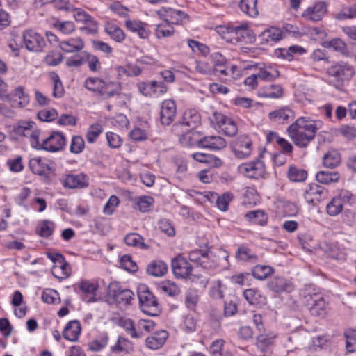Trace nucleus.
Listing matches in <instances>:
<instances>
[{"label": "nucleus", "instance_id": "11", "mask_svg": "<svg viewBox=\"0 0 356 356\" xmlns=\"http://www.w3.org/2000/svg\"><path fill=\"white\" fill-rule=\"evenodd\" d=\"M23 41L25 47L30 51L42 52L46 46L44 38L33 30L24 31Z\"/></svg>", "mask_w": 356, "mask_h": 356}, {"label": "nucleus", "instance_id": "20", "mask_svg": "<svg viewBox=\"0 0 356 356\" xmlns=\"http://www.w3.org/2000/svg\"><path fill=\"white\" fill-rule=\"evenodd\" d=\"M327 11V4L324 1H319L312 7L307 8L302 14L305 19L312 22L321 20Z\"/></svg>", "mask_w": 356, "mask_h": 356}, {"label": "nucleus", "instance_id": "44", "mask_svg": "<svg viewBox=\"0 0 356 356\" xmlns=\"http://www.w3.org/2000/svg\"><path fill=\"white\" fill-rule=\"evenodd\" d=\"M245 217L251 222L265 225L268 221L267 214L263 210H255L247 212Z\"/></svg>", "mask_w": 356, "mask_h": 356}, {"label": "nucleus", "instance_id": "57", "mask_svg": "<svg viewBox=\"0 0 356 356\" xmlns=\"http://www.w3.org/2000/svg\"><path fill=\"white\" fill-rule=\"evenodd\" d=\"M343 208V204L340 202L339 198L334 197L327 204L326 211L329 216H335L339 214Z\"/></svg>", "mask_w": 356, "mask_h": 356}, {"label": "nucleus", "instance_id": "17", "mask_svg": "<svg viewBox=\"0 0 356 356\" xmlns=\"http://www.w3.org/2000/svg\"><path fill=\"white\" fill-rule=\"evenodd\" d=\"M177 113V106L172 99L162 102L160 108V121L163 125L170 124L175 120Z\"/></svg>", "mask_w": 356, "mask_h": 356}, {"label": "nucleus", "instance_id": "51", "mask_svg": "<svg viewBox=\"0 0 356 356\" xmlns=\"http://www.w3.org/2000/svg\"><path fill=\"white\" fill-rule=\"evenodd\" d=\"M340 155L336 150H330L323 156V165L328 168H334L340 163Z\"/></svg>", "mask_w": 356, "mask_h": 356}, {"label": "nucleus", "instance_id": "64", "mask_svg": "<svg viewBox=\"0 0 356 356\" xmlns=\"http://www.w3.org/2000/svg\"><path fill=\"white\" fill-rule=\"evenodd\" d=\"M108 337L107 334H104L99 338L96 339L88 343L89 349L92 351H100L108 344Z\"/></svg>", "mask_w": 356, "mask_h": 356}, {"label": "nucleus", "instance_id": "60", "mask_svg": "<svg viewBox=\"0 0 356 356\" xmlns=\"http://www.w3.org/2000/svg\"><path fill=\"white\" fill-rule=\"evenodd\" d=\"M85 148V141L81 136H73L71 140L70 151L72 154H80Z\"/></svg>", "mask_w": 356, "mask_h": 356}, {"label": "nucleus", "instance_id": "3", "mask_svg": "<svg viewBox=\"0 0 356 356\" xmlns=\"http://www.w3.org/2000/svg\"><path fill=\"white\" fill-rule=\"evenodd\" d=\"M300 294L309 306L312 315L321 318L326 316L329 309L328 302L312 285L305 286Z\"/></svg>", "mask_w": 356, "mask_h": 356}, {"label": "nucleus", "instance_id": "32", "mask_svg": "<svg viewBox=\"0 0 356 356\" xmlns=\"http://www.w3.org/2000/svg\"><path fill=\"white\" fill-rule=\"evenodd\" d=\"M282 38V31L275 27L266 29L259 35V39L261 44L274 43Z\"/></svg>", "mask_w": 356, "mask_h": 356}, {"label": "nucleus", "instance_id": "61", "mask_svg": "<svg viewBox=\"0 0 356 356\" xmlns=\"http://www.w3.org/2000/svg\"><path fill=\"white\" fill-rule=\"evenodd\" d=\"M103 131L102 126L99 123L91 124L86 133V140L89 143L95 142Z\"/></svg>", "mask_w": 356, "mask_h": 356}, {"label": "nucleus", "instance_id": "22", "mask_svg": "<svg viewBox=\"0 0 356 356\" xmlns=\"http://www.w3.org/2000/svg\"><path fill=\"white\" fill-rule=\"evenodd\" d=\"M168 338V332L161 330L147 337L145 339V345L149 349L158 350L164 345Z\"/></svg>", "mask_w": 356, "mask_h": 356}, {"label": "nucleus", "instance_id": "18", "mask_svg": "<svg viewBox=\"0 0 356 356\" xmlns=\"http://www.w3.org/2000/svg\"><path fill=\"white\" fill-rule=\"evenodd\" d=\"M6 102H10L13 106L24 108L29 103V96L22 86H17L10 93L7 94Z\"/></svg>", "mask_w": 356, "mask_h": 356}, {"label": "nucleus", "instance_id": "7", "mask_svg": "<svg viewBox=\"0 0 356 356\" xmlns=\"http://www.w3.org/2000/svg\"><path fill=\"white\" fill-rule=\"evenodd\" d=\"M210 120L214 128L227 136H234L238 132V127L235 121L222 113L213 112Z\"/></svg>", "mask_w": 356, "mask_h": 356}, {"label": "nucleus", "instance_id": "55", "mask_svg": "<svg viewBox=\"0 0 356 356\" xmlns=\"http://www.w3.org/2000/svg\"><path fill=\"white\" fill-rule=\"evenodd\" d=\"M346 348L350 353L356 351V330L347 329L344 332Z\"/></svg>", "mask_w": 356, "mask_h": 356}, {"label": "nucleus", "instance_id": "30", "mask_svg": "<svg viewBox=\"0 0 356 356\" xmlns=\"http://www.w3.org/2000/svg\"><path fill=\"white\" fill-rule=\"evenodd\" d=\"M201 123V117L199 113L195 109H188L183 115L181 124L194 130Z\"/></svg>", "mask_w": 356, "mask_h": 356}, {"label": "nucleus", "instance_id": "13", "mask_svg": "<svg viewBox=\"0 0 356 356\" xmlns=\"http://www.w3.org/2000/svg\"><path fill=\"white\" fill-rule=\"evenodd\" d=\"M79 288L82 293V300L87 302H95L98 300L97 290L99 284L95 280H81L79 284Z\"/></svg>", "mask_w": 356, "mask_h": 356}, {"label": "nucleus", "instance_id": "21", "mask_svg": "<svg viewBox=\"0 0 356 356\" xmlns=\"http://www.w3.org/2000/svg\"><path fill=\"white\" fill-rule=\"evenodd\" d=\"M124 25L129 31L137 34L141 39H147L151 34L149 25L142 21L127 19Z\"/></svg>", "mask_w": 356, "mask_h": 356}, {"label": "nucleus", "instance_id": "31", "mask_svg": "<svg viewBox=\"0 0 356 356\" xmlns=\"http://www.w3.org/2000/svg\"><path fill=\"white\" fill-rule=\"evenodd\" d=\"M81 327L80 323L76 321H70L65 326L63 332V337L70 341H76L81 333Z\"/></svg>", "mask_w": 356, "mask_h": 356}, {"label": "nucleus", "instance_id": "8", "mask_svg": "<svg viewBox=\"0 0 356 356\" xmlns=\"http://www.w3.org/2000/svg\"><path fill=\"white\" fill-rule=\"evenodd\" d=\"M231 149L236 158L245 159L250 156L253 146L251 138L245 134L237 137L231 144Z\"/></svg>", "mask_w": 356, "mask_h": 356}, {"label": "nucleus", "instance_id": "62", "mask_svg": "<svg viewBox=\"0 0 356 356\" xmlns=\"http://www.w3.org/2000/svg\"><path fill=\"white\" fill-rule=\"evenodd\" d=\"M234 199V195L231 192L224 193L216 200V206L222 211L228 210L229 202Z\"/></svg>", "mask_w": 356, "mask_h": 356}, {"label": "nucleus", "instance_id": "53", "mask_svg": "<svg viewBox=\"0 0 356 356\" xmlns=\"http://www.w3.org/2000/svg\"><path fill=\"white\" fill-rule=\"evenodd\" d=\"M275 337L267 334H260L256 339L257 347L262 352L266 351L273 343Z\"/></svg>", "mask_w": 356, "mask_h": 356}, {"label": "nucleus", "instance_id": "1", "mask_svg": "<svg viewBox=\"0 0 356 356\" xmlns=\"http://www.w3.org/2000/svg\"><path fill=\"white\" fill-rule=\"evenodd\" d=\"M323 127L321 120L301 116L291 124L286 130L289 138L299 148H307Z\"/></svg>", "mask_w": 356, "mask_h": 356}, {"label": "nucleus", "instance_id": "35", "mask_svg": "<svg viewBox=\"0 0 356 356\" xmlns=\"http://www.w3.org/2000/svg\"><path fill=\"white\" fill-rule=\"evenodd\" d=\"M259 80L264 81H273L280 76L276 67L271 65H264L259 67L256 73Z\"/></svg>", "mask_w": 356, "mask_h": 356}, {"label": "nucleus", "instance_id": "39", "mask_svg": "<svg viewBox=\"0 0 356 356\" xmlns=\"http://www.w3.org/2000/svg\"><path fill=\"white\" fill-rule=\"evenodd\" d=\"M115 70L119 79H122L124 76H137L142 72V70L139 67L131 65L127 66H115Z\"/></svg>", "mask_w": 356, "mask_h": 356}, {"label": "nucleus", "instance_id": "15", "mask_svg": "<svg viewBox=\"0 0 356 356\" xmlns=\"http://www.w3.org/2000/svg\"><path fill=\"white\" fill-rule=\"evenodd\" d=\"M66 144V139L61 132L54 131L43 139L44 150L56 152L62 150Z\"/></svg>", "mask_w": 356, "mask_h": 356}, {"label": "nucleus", "instance_id": "4", "mask_svg": "<svg viewBox=\"0 0 356 356\" xmlns=\"http://www.w3.org/2000/svg\"><path fill=\"white\" fill-rule=\"evenodd\" d=\"M328 75L332 78L333 86L339 90L348 83L355 74L354 67L347 62L340 61L332 64L327 68Z\"/></svg>", "mask_w": 356, "mask_h": 356}, {"label": "nucleus", "instance_id": "43", "mask_svg": "<svg viewBox=\"0 0 356 356\" xmlns=\"http://www.w3.org/2000/svg\"><path fill=\"white\" fill-rule=\"evenodd\" d=\"M283 95V90L280 85L270 84L263 88L259 95L263 97L277 99Z\"/></svg>", "mask_w": 356, "mask_h": 356}, {"label": "nucleus", "instance_id": "16", "mask_svg": "<svg viewBox=\"0 0 356 356\" xmlns=\"http://www.w3.org/2000/svg\"><path fill=\"white\" fill-rule=\"evenodd\" d=\"M156 14L161 19L166 21L172 26L181 24L187 16L183 11L171 8H162L156 11Z\"/></svg>", "mask_w": 356, "mask_h": 356}, {"label": "nucleus", "instance_id": "49", "mask_svg": "<svg viewBox=\"0 0 356 356\" xmlns=\"http://www.w3.org/2000/svg\"><path fill=\"white\" fill-rule=\"evenodd\" d=\"M199 301L197 290L189 289L185 293V305L190 310H195Z\"/></svg>", "mask_w": 356, "mask_h": 356}, {"label": "nucleus", "instance_id": "50", "mask_svg": "<svg viewBox=\"0 0 356 356\" xmlns=\"http://www.w3.org/2000/svg\"><path fill=\"white\" fill-rule=\"evenodd\" d=\"M132 350L133 344L131 341L123 337H119L115 344L111 347V350L114 353H129Z\"/></svg>", "mask_w": 356, "mask_h": 356}, {"label": "nucleus", "instance_id": "19", "mask_svg": "<svg viewBox=\"0 0 356 356\" xmlns=\"http://www.w3.org/2000/svg\"><path fill=\"white\" fill-rule=\"evenodd\" d=\"M29 165L33 173L45 178L49 177L53 172V169L48 163V161L40 157L31 159L29 161Z\"/></svg>", "mask_w": 356, "mask_h": 356}, {"label": "nucleus", "instance_id": "59", "mask_svg": "<svg viewBox=\"0 0 356 356\" xmlns=\"http://www.w3.org/2000/svg\"><path fill=\"white\" fill-rule=\"evenodd\" d=\"M225 289L226 286L220 280H216L213 282L210 289V296L214 299H222Z\"/></svg>", "mask_w": 356, "mask_h": 356}, {"label": "nucleus", "instance_id": "2", "mask_svg": "<svg viewBox=\"0 0 356 356\" xmlns=\"http://www.w3.org/2000/svg\"><path fill=\"white\" fill-rule=\"evenodd\" d=\"M84 86L87 90L91 91L103 99H108L112 97H120L121 84L119 82L104 81L98 77H88L84 81Z\"/></svg>", "mask_w": 356, "mask_h": 356}, {"label": "nucleus", "instance_id": "41", "mask_svg": "<svg viewBox=\"0 0 356 356\" xmlns=\"http://www.w3.org/2000/svg\"><path fill=\"white\" fill-rule=\"evenodd\" d=\"M52 275L59 280L67 278L71 273V267L65 260L58 265H54L51 269Z\"/></svg>", "mask_w": 356, "mask_h": 356}, {"label": "nucleus", "instance_id": "47", "mask_svg": "<svg viewBox=\"0 0 356 356\" xmlns=\"http://www.w3.org/2000/svg\"><path fill=\"white\" fill-rule=\"evenodd\" d=\"M287 177L291 181L302 182L307 179V172L295 165H291L287 172Z\"/></svg>", "mask_w": 356, "mask_h": 356}, {"label": "nucleus", "instance_id": "26", "mask_svg": "<svg viewBox=\"0 0 356 356\" xmlns=\"http://www.w3.org/2000/svg\"><path fill=\"white\" fill-rule=\"evenodd\" d=\"M202 134L200 131L191 130L179 137V142L184 147H201Z\"/></svg>", "mask_w": 356, "mask_h": 356}, {"label": "nucleus", "instance_id": "14", "mask_svg": "<svg viewBox=\"0 0 356 356\" xmlns=\"http://www.w3.org/2000/svg\"><path fill=\"white\" fill-rule=\"evenodd\" d=\"M327 191L317 184H310L305 190L303 196L305 201L310 204L316 205L325 199Z\"/></svg>", "mask_w": 356, "mask_h": 356}, {"label": "nucleus", "instance_id": "36", "mask_svg": "<svg viewBox=\"0 0 356 356\" xmlns=\"http://www.w3.org/2000/svg\"><path fill=\"white\" fill-rule=\"evenodd\" d=\"M240 10L247 16L254 18L258 16L257 0H241Z\"/></svg>", "mask_w": 356, "mask_h": 356}, {"label": "nucleus", "instance_id": "23", "mask_svg": "<svg viewBox=\"0 0 356 356\" xmlns=\"http://www.w3.org/2000/svg\"><path fill=\"white\" fill-rule=\"evenodd\" d=\"M58 47L65 53H76L84 48L85 43L80 37L70 38L59 42Z\"/></svg>", "mask_w": 356, "mask_h": 356}, {"label": "nucleus", "instance_id": "48", "mask_svg": "<svg viewBox=\"0 0 356 356\" xmlns=\"http://www.w3.org/2000/svg\"><path fill=\"white\" fill-rule=\"evenodd\" d=\"M316 179L321 184H330L339 180V174L337 172L320 171L316 174Z\"/></svg>", "mask_w": 356, "mask_h": 356}, {"label": "nucleus", "instance_id": "29", "mask_svg": "<svg viewBox=\"0 0 356 356\" xmlns=\"http://www.w3.org/2000/svg\"><path fill=\"white\" fill-rule=\"evenodd\" d=\"M104 31L113 40L118 43L122 42L126 38L124 31L118 24L112 22L105 23Z\"/></svg>", "mask_w": 356, "mask_h": 356}, {"label": "nucleus", "instance_id": "33", "mask_svg": "<svg viewBox=\"0 0 356 356\" xmlns=\"http://www.w3.org/2000/svg\"><path fill=\"white\" fill-rule=\"evenodd\" d=\"M87 177L81 173L67 175L64 180L63 186L69 188H83L87 186Z\"/></svg>", "mask_w": 356, "mask_h": 356}, {"label": "nucleus", "instance_id": "12", "mask_svg": "<svg viewBox=\"0 0 356 356\" xmlns=\"http://www.w3.org/2000/svg\"><path fill=\"white\" fill-rule=\"evenodd\" d=\"M172 272L177 278H190L192 275L193 266L184 257L179 255L171 262Z\"/></svg>", "mask_w": 356, "mask_h": 356}, {"label": "nucleus", "instance_id": "52", "mask_svg": "<svg viewBox=\"0 0 356 356\" xmlns=\"http://www.w3.org/2000/svg\"><path fill=\"white\" fill-rule=\"evenodd\" d=\"M55 229L54 223L49 220L42 221L37 227V234L43 238H48L52 235Z\"/></svg>", "mask_w": 356, "mask_h": 356}, {"label": "nucleus", "instance_id": "37", "mask_svg": "<svg viewBox=\"0 0 356 356\" xmlns=\"http://www.w3.org/2000/svg\"><path fill=\"white\" fill-rule=\"evenodd\" d=\"M174 33V26L166 21H163L161 23L158 24L154 30V35L159 40L172 37Z\"/></svg>", "mask_w": 356, "mask_h": 356}, {"label": "nucleus", "instance_id": "56", "mask_svg": "<svg viewBox=\"0 0 356 356\" xmlns=\"http://www.w3.org/2000/svg\"><path fill=\"white\" fill-rule=\"evenodd\" d=\"M154 202V199L150 196H140L136 199V209L141 212H147Z\"/></svg>", "mask_w": 356, "mask_h": 356}, {"label": "nucleus", "instance_id": "58", "mask_svg": "<svg viewBox=\"0 0 356 356\" xmlns=\"http://www.w3.org/2000/svg\"><path fill=\"white\" fill-rule=\"evenodd\" d=\"M63 60L62 54L59 51H50L44 57V62L49 66H57Z\"/></svg>", "mask_w": 356, "mask_h": 356}, {"label": "nucleus", "instance_id": "45", "mask_svg": "<svg viewBox=\"0 0 356 356\" xmlns=\"http://www.w3.org/2000/svg\"><path fill=\"white\" fill-rule=\"evenodd\" d=\"M51 26L65 35H70L75 31V24L72 21H61L56 19L54 20Z\"/></svg>", "mask_w": 356, "mask_h": 356}, {"label": "nucleus", "instance_id": "40", "mask_svg": "<svg viewBox=\"0 0 356 356\" xmlns=\"http://www.w3.org/2000/svg\"><path fill=\"white\" fill-rule=\"evenodd\" d=\"M124 241L127 245L139 248L143 250H147L149 245L144 243V238L138 233L127 234L124 238Z\"/></svg>", "mask_w": 356, "mask_h": 356}, {"label": "nucleus", "instance_id": "6", "mask_svg": "<svg viewBox=\"0 0 356 356\" xmlns=\"http://www.w3.org/2000/svg\"><path fill=\"white\" fill-rule=\"evenodd\" d=\"M138 297L141 310L149 316H158L161 312V307L156 297L149 290L145 284L140 285L138 288Z\"/></svg>", "mask_w": 356, "mask_h": 356}, {"label": "nucleus", "instance_id": "54", "mask_svg": "<svg viewBox=\"0 0 356 356\" xmlns=\"http://www.w3.org/2000/svg\"><path fill=\"white\" fill-rule=\"evenodd\" d=\"M212 59L213 62V68L226 69L227 72V75L229 74L230 72L234 73V71L236 69V67L234 65H232L229 68L225 67L226 59L220 53H214L212 54Z\"/></svg>", "mask_w": 356, "mask_h": 356}, {"label": "nucleus", "instance_id": "24", "mask_svg": "<svg viewBox=\"0 0 356 356\" xmlns=\"http://www.w3.org/2000/svg\"><path fill=\"white\" fill-rule=\"evenodd\" d=\"M227 145L226 140L219 136H202L201 147L211 150H221Z\"/></svg>", "mask_w": 356, "mask_h": 356}, {"label": "nucleus", "instance_id": "5", "mask_svg": "<svg viewBox=\"0 0 356 356\" xmlns=\"http://www.w3.org/2000/svg\"><path fill=\"white\" fill-rule=\"evenodd\" d=\"M217 29L224 40L233 44L241 42L247 38H251L252 35V31L249 29L247 22H243L239 25L221 26L217 27Z\"/></svg>", "mask_w": 356, "mask_h": 356}, {"label": "nucleus", "instance_id": "28", "mask_svg": "<svg viewBox=\"0 0 356 356\" xmlns=\"http://www.w3.org/2000/svg\"><path fill=\"white\" fill-rule=\"evenodd\" d=\"M270 120L277 123H286L295 118L293 111L289 107H283L272 111L268 115Z\"/></svg>", "mask_w": 356, "mask_h": 356}, {"label": "nucleus", "instance_id": "10", "mask_svg": "<svg viewBox=\"0 0 356 356\" xmlns=\"http://www.w3.org/2000/svg\"><path fill=\"white\" fill-rule=\"evenodd\" d=\"M238 172L245 177L250 179H259L264 177L266 173L264 162L260 158L244 163L238 165Z\"/></svg>", "mask_w": 356, "mask_h": 356}, {"label": "nucleus", "instance_id": "9", "mask_svg": "<svg viewBox=\"0 0 356 356\" xmlns=\"http://www.w3.org/2000/svg\"><path fill=\"white\" fill-rule=\"evenodd\" d=\"M108 294L113 301L120 306H127L134 300V293L129 289H122L118 282H112L109 284Z\"/></svg>", "mask_w": 356, "mask_h": 356}, {"label": "nucleus", "instance_id": "63", "mask_svg": "<svg viewBox=\"0 0 356 356\" xmlns=\"http://www.w3.org/2000/svg\"><path fill=\"white\" fill-rule=\"evenodd\" d=\"M270 134L273 137V139L275 140L277 144L280 146L284 154H290L292 153L293 147L289 141L284 138L279 136L275 133H271Z\"/></svg>", "mask_w": 356, "mask_h": 356}, {"label": "nucleus", "instance_id": "25", "mask_svg": "<svg viewBox=\"0 0 356 356\" xmlns=\"http://www.w3.org/2000/svg\"><path fill=\"white\" fill-rule=\"evenodd\" d=\"M235 258L237 261L255 264L259 261V256L247 245H240L235 252Z\"/></svg>", "mask_w": 356, "mask_h": 356}, {"label": "nucleus", "instance_id": "27", "mask_svg": "<svg viewBox=\"0 0 356 356\" xmlns=\"http://www.w3.org/2000/svg\"><path fill=\"white\" fill-rule=\"evenodd\" d=\"M268 287L276 293H289L293 290V284L290 281L280 277L273 278L268 283Z\"/></svg>", "mask_w": 356, "mask_h": 356}, {"label": "nucleus", "instance_id": "38", "mask_svg": "<svg viewBox=\"0 0 356 356\" xmlns=\"http://www.w3.org/2000/svg\"><path fill=\"white\" fill-rule=\"evenodd\" d=\"M148 274L154 277H162L168 272V265L163 261H153L147 266Z\"/></svg>", "mask_w": 356, "mask_h": 356}, {"label": "nucleus", "instance_id": "34", "mask_svg": "<svg viewBox=\"0 0 356 356\" xmlns=\"http://www.w3.org/2000/svg\"><path fill=\"white\" fill-rule=\"evenodd\" d=\"M195 70L200 74L205 75L227 74L226 69L213 68V66L211 65L209 63L203 60H197L195 62Z\"/></svg>", "mask_w": 356, "mask_h": 356}, {"label": "nucleus", "instance_id": "46", "mask_svg": "<svg viewBox=\"0 0 356 356\" xmlns=\"http://www.w3.org/2000/svg\"><path fill=\"white\" fill-rule=\"evenodd\" d=\"M273 273V268L266 265H256L252 268V276L259 280L266 279Z\"/></svg>", "mask_w": 356, "mask_h": 356}, {"label": "nucleus", "instance_id": "42", "mask_svg": "<svg viewBox=\"0 0 356 356\" xmlns=\"http://www.w3.org/2000/svg\"><path fill=\"white\" fill-rule=\"evenodd\" d=\"M243 297L250 305H258L264 302L265 298L256 289H248L243 291Z\"/></svg>", "mask_w": 356, "mask_h": 356}]
</instances>
